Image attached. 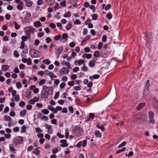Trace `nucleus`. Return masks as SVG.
<instances>
[{
	"label": "nucleus",
	"mask_w": 158,
	"mask_h": 158,
	"mask_svg": "<svg viewBox=\"0 0 158 158\" xmlns=\"http://www.w3.org/2000/svg\"><path fill=\"white\" fill-rule=\"evenodd\" d=\"M35 29L32 27H27L24 28V32L27 36H30V34L35 32Z\"/></svg>",
	"instance_id": "1"
},
{
	"label": "nucleus",
	"mask_w": 158,
	"mask_h": 158,
	"mask_svg": "<svg viewBox=\"0 0 158 158\" xmlns=\"http://www.w3.org/2000/svg\"><path fill=\"white\" fill-rule=\"evenodd\" d=\"M40 52L34 49L29 50V55L31 58H37L40 56Z\"/></svg>",
	"instance_id": "2"
},
{
	"label": "nucleus",
	"mask_w": 158,
	"mask_h": 158,
	"mask_svg": "<svg viewBox=\"0 0 158 158\" xmlns=\"http://www.w3.org/2000/svg\"><path fill=\"white\" fill-rule=\"evenodd\" d=\"M73 133L77 136H81V133L82 131V128L79 126L75 127L73 130Z\"/></svg>",
	"instance_id": "3"
},
{
	"label": "nucleus",
	"mask_w": 158,
	"mask_h": 158,
	"mask_svg": "<svg viewBox=\"0 0 158 158\" xmlns=\"http://www.w3.org/2000/svg\"><path fill=\"white\" fill-rule=\"evenodd\" d=\"M43 89L47 93L48 95H51L53 94V90L52 86L48 87L46 86H44Z\"/></svg>",
	"instance_id": "4"
},
{
	"label": "nucleus",
	"mask_w": 158,
	"mask_h": 158,
	"mask_svg": "<svg viewBox=\"0 0 158 158\" xmlns=\"http://www.w3.org/2000/svg\"><path fill=\"white\" fill-rule=\"evenodd\" d=\"M69 70L68 68L66 67H63L60 70L59 73L60 76H63L69 73Z\"/></svg>",
	"instance_id": "5"
},
{
	"label": "nucleus",
	"mask_w": 158,
	"mask_h": 158,
	"mask_svg": "<svg viewBox=\"0 0 158 158\" xmlns=\"http://www.w3.org/2000/svg\"><path fill=\"white\" fill-rule=\"evenodd\" d=\"M61 38L60 39V42L62 43H64L67 40L68 37V34L67 33H64L61 36Z\"/></svg>",
	"instance_id": "6"
},
{
	"label": "nucleus",
	"mask_w": 158,
	"mask_h": 158,
	"mask_svg": "<svg viewBox=\"0 0 158 158\" xmlns=\"http://www.w3.org/2000/svg\"><path fill=\"white\" fill-rule=\"evenodd\" d=\"M148 115L149 118V122L152 124H154L155 123V121L154 119V113L152 111L149 112Z\"/></svg>",
	"instance_id": "7"
},
{
	"label": "nucleus",
	"mask_w": 158,
	"mask_h": 158,
	"mask_svg": "<svg viewBox=\"0 0 158 158\" xmlns=\"http://www.w3.org/2000/svg\"><path fill=\"white\" fill-rule=\"evenodd\" d=\"M31 17V14L30 13H27L25 15L24 17V21L25 23L29 22Z\"/></svg>",
	"instance_id": "8"
},
{
	"label": "nucleus",
	"mask_w": 158,
	"mask_h": 158,
	"mask_svg": "<svg viewBox=\"0 0 158 158\" xmlns=\"http://www.w3.org/2000/svg\"><path fill=\"white\" fill-rule=\"evenodd\" d=\"M30 89L33 91V93L35 94H37L39 92V89L36 88V86L34 85H31L30 86Z\"/></svg>",
	"instance_id": "9"
},
{
	"label": "nucleus",
	"mask_w": 158,
	"mask_h": 158,
	"mask_svg": "<svg viewBox=\"0 0 158 158\" xmlns=\"http://www.w3.org/2000/svg\"><path fill=\"white\" fill-rule=\"evenodd\" d=\"M67 141L66 139H63L60 140V143H61L60 146L64 148L67 147L68 144L67 143Z\"/></svg>",
	"instance_id": "10"
},
{
	"label": "nucleus",
	"mask_w": 158,
	"mask_h": 158,
	"mask_svg": "<svg viewBox=\"0 0 158 158\" xmlns=\"http://www.w3.org/2000/svg\"><path fill=\"white\" fill-rule=\"evenodd\" d=\"M46 128L48 130V132L52 134L53 133L52 130V126L46 124L45 125Z\"/></svg>",
	"instance_id": "11"
},
{
	"label": "nucleus",
	"mask_w": 158,
	"mask_h": 158,
	"mask_svg": "<svg viewBox=\"0 0 158 158\" xmlns=\"http://www.w3.org/2000/svg\"><path fill=\"white\" fill-rule=\"evenodd\" d=\"M48 95L47 93L44 90L42 91L41 94V96L42 98L47 99L48 97Z\"/></svg>",
	"instance_id": "12"
},
{
	"label": "nucleus",
	"mask_w": 158,
	"mask_h": 158,
	"mask_svg": "<svg viewBox=\"0 0 158 158\" xmlns=\"http://www.w3.org/2000/svg\"><path fill=\"white\" fill-rule=\"evenodd\" d=\"M23 140L22 137H20L18 139H14V143L16 145L18 144L19 143H21V142Z\"/></svg>",
	"instance_id": "13"
},
{
	"label": "nucleus",
	"mask_w": 158,
	"mask_h": 158,
	"mask_svg": "<svg viewBox=\"0 0 158 158\" xmlns=\"http://www.w3.org/2000/svg\"><path fill=\"white\" fill-rule=\"evenodd\" d=\"M84 62V60L82 59H80L78 60H77L75 61L74 62V64L76 65H78L79 66L81 65Z\"/></svg>",
	"instance_id": "14"
},
{
	"label": "nucleus",
	"mask_w": 158,
	"mask_h": 158,
	"mask_svg": "<svg viewBox=\"0 0 158 158\" xmlns=\"http://www.w3.org/2000/svg\"><path fill=\"white\" fill-rule=\"evenodd\" d=\"M9 148L10 151L13 153H16V150L15 149L14 146L12 144H9Z\"/></svg>",
	"instance_id": "15"
},
{
	"label": "nucleus",
	"mask_w": 158,
	"mask_h": 158,
	"mask_svg": "<svg viewBox=\"0 0 158 158\" xmlns=\"http://www.w3.org/2000/svg\"><path fill=\"white\" fill-rule=\"evenodd\" d=\"M100 77L99 75L98 74H95L93 76H90L89 77V79L92 81L93 80V79H97Z\"/></svg>",
	"instance_id": "16"
},
{
	"label": "nucleus",
	"mask_w": 158,
	"mask_h": 158,
	"mask_svg": "<svg viewBox=\"0 0 158 158\" xmlns=\"http://www.w3.org/2000/svg\"><path fill=\"white\" fill-rule=\"evenodd\" d=\"M145 106V103H140L139 104L138 106L137 107L136 109L137 110H139Z\"/></svg>",
	"instance_id": "17"
},
{
	"label": "nucleus",
	"mask_w": 158,
	"mask_h": 158,
	"mask_svg": "<svg viewBox=\"0 0 158 158\" xmlns=\"http://www.w3.org/2000/svg\"><path fill=\"white\" fill-rule=\"evenodd\" d=\"M41 23L39 21H37L34 23V26L35 27H37L41 26Z\"/></svg>",
	"instance_id": "18"
},
{
	"label": "nucleus",
	"mask_w": 158,
	"mask_h": 158,
	"mask_svg": "<svg viewBox=\"0 0 158 158\" xmlns=\"http://www.w3.org/2000/svg\"><path fill=\"white\" fill-rule=\"evenodd\" d=\"M95 60H90L89 63V65L90 67H94L95 65Z\"/></svg>",
	"instance_id": "19"
},
{
	"label": "nucleus",
	"mask_w": 158,
	"mask_h": 158,
	"mask_svg": "<svg viewBox=\"0 0 158 158\" xmlns=\"http://www.w3.org/2000/svg\"><path fill=\"white\" fill-rule=\"evenodd\" d=\"M48 76L51 77V79L52 80V78H56L57 77V76L54 74L53 73L50 72L48 74Z\"/></svg>",
	"instance_id": "20"
},
{
	"label": "nucleus",
	"mask_w": 158,
	"mask_h": 158,
	"mask_svg": "<svg viewBox=\"0 0 158 158\" xmlns=\"http://www.w3.org/2000/svg\"><path fill=\"white\" fill-rule=\"evenodd\" d=\"M26 110L25 109H24L20 112V115L21 116L23 117L26 115Z\"/></svg>",
	"instance_id": "21"
},
{
	"label": "nucleus",
	"mask_w": 158,
	"mask_h": 158,
	"mask_svg": "<svg viewBox=\"0 0 158 158\" xmlns=\"http://www.w3.org/2000/svg\"><path fill=\"white\" fill-rule=\"evenodd\" d=\"M9 66L7 65H3L2 66V68L3 71L6 72L8 70Z\"/></svg>",
	"instance_id": "22"
},
{
	"label": "nucleus",
	"mask_w": 158,
	"mask_h": 158,
	"mask_svg": "<svg viewBox=\"0 0 158 158\" xmlns=\"http://www.w3.org/2000/svg\"><path fill=\"white\" fill-rule=\"evenodd\" d=\"M94 134L96 137L98 138H101L102 136L101 134L97 130L95 131Z\"/></svg>",
	"instance_id": "23"
},
{
	"label": "nucleus",
	"mask_w": 158,
	"mask_h": 158,
	"mask_svg": "<svg viewBox=\"0 0 158 158\" xmlns=\"http://www.w3.org/2000/svg\"><path fill=\"white\" fill-rule=\"evenodd\" d=\"M71 16V12L70 11H68L63 15V17L64 18L70 17Z\"/></svg>",
	"instance_id": "24"
},
{
	"label": "nucleus",
	"mask_w": 158,
	"mask_h": 158,
	"mask_svg": "<svg viewBox=\"0 0 158 158\" xmlns=\"http://www.w3.org/2000/svg\"><path fill=\"white\" fill-rule=\"evenodd\" d=\"M63 48L62 47L60 48L57 49L56 51V53L58 55H60L62 52Z\"/></svg>",
	"instance_id": "25"
},
{
	"label": "nucleus",
	"mask_w": 158,
	"mask_h": 158,
	"mask_svg": "<svg viewBox=\"0 0 158 158\" xmlns=\"http://www.w3.org/2000/svg\"><path fill=\"white\" fill-rule=\"evenodd\" d=\"M150 86V84L149 83V81L148 80L146 83V85L145 86L144 89L145 90H149L148 89L149 87Z\"/></svg>",
	"instance_id": "26"
},
{
	"label": "nucleus",
	"mask_w": 158,
	"mask_h": 158,
	"mask_svg": "<svg viewBox=\"0 0 158 158\" xmlns=\"http://www.w3.org/2000/svg\"><path fill=\"white\" fill-rule=\"evenodd\" d=\"M94 55L96 57H99L101 56V54L98 51H96L94 52Z\"/></svg>",
	"instance_id": "27"
},
{
	"label": "nucleus",
	"mask_w": 158,
	"mask_h": 158,
	"mask_svg": "<svg viewBox=\"0 0 158 158\" xmlns=\"http://www.w3.org/2000/svg\"><path fill=\"white\" fill-rule=\"evenodd\" d=\"M42 62L43 63L47 65H49L51 63V61H50L48 59H45L43 60Z\"/></svg>",
	"instance_id": "28"
},
{
	"label": "nucleus",
	"mask_w": 158,
	"mask_h": 158,
	"mask_svg": "<svg viewBox=\"0 0 158 158\" xmlns=\"http://www.w3.org/2000/svg\"><path fill=\"white\" fill-rule=\"evenodd\" d=\"M4 120L8 122L10 121L11 120V118L9 116H7V115H5L4 117Z\"/></svg>",
	"instance_id": "29"
},
{
	"label": "nucleus",
	"mask_w": 158,
	"mask_h": 158,
	"mask_svg": "<svg viewBox=\"0 0 158 158\" xmlns=\"http://www.w3.org/2000/svg\"><path fill=\"white\" fill-rule=\"evenodd\" d=\"M14 25L15 29L18 30L20 28V26L16 22H14Z\"/></svg>",
	"instance_id": "30"
},
{
	"label": "nucleus",
	"mask_w": 158,
	"mask_h": 158,
	"mask_svg": "<svg viewBox=\"0 0 158 158\" xmlns=\"http://www.w3.org/2000/svg\"><path fill=\"white\" fill-rule=\"evenodd\" d=\"M61 36L59 34L57 35H56L54 36V40L55 41H57L61 39Z\"/></svg>",
	"instance_id": "31"
},
{
	"label": "nucleus",
	"mask_w": 158,
	"mask_h": 158,
	"mask_svg": "<svg viewBox=\"0 0 158 158\" xmlns=\"http://www.w3.org/2000/svg\"><path fill=\"white\" fill-rule=\"evenodd\" d=\"M97 127L98 128L100 129L103 131L105 130V128L103 125H100L99 124H98L97 125Z\"/></svg>",
	"instance_id": "32"
},
{
	"label": "nucleus",
	"mask_w": 158,
	"mask_h": 158,
	"mask_svg": "<svg viewBox=\"0 0 158 158\" xmlns=\"http://www.w3.org/2000/svg\"><path fill=\"white\" fill-rule=\"evenodd\" d=\"M28 36H22L21 37L22 41L25 42L28 39Z\"/></svg>",
	"instance_id": "33"
},
{
	"label": "nucleus",
	"mask_w": 158,
	"mask_h": 158,
	"mask_svg": "<svg viewBox=\"0 0 158 158\" xmlns=\"http://www.w3.org/2000/svg\"><path fill=\"white\" fill-rule=\"evenodd\" d=\"M13 54L14 56L16 58H18L19 56V54L17 50H15L14 51Z\"/></svg>",
	"instance_id": "34"
},
{
	"label": "nucleus",
	"mask_w": 158,
	"mask_h": 158,
	"mask_svg": "<svg viewBox=\"0 0 158 158\" xmlns=\"http://www.w3.org/2000/svg\"><path fill=\"white\" fill-rule=\"evenodd\" d=\"M41 112L45 114H48L49 113V111L47 109H43L41 110Z\"/></svg>",
	"instance_id": "35"
},
{
	"label": "nucleus",
	"mask_w": 158,
	"mask_h": 158,
	"mask_svg": "<svg viewBox=\"0 0 158 158\" xmlns=\"http://www.w3.org/2000/svg\"><path fill=\"white\" fill-rule=\"evenodd\" d=\"M72 27V25L70 23H69L67 25L66 27V30L67 31H68Z\"/></svg>",
	"instance_id": "36"
},
{
	"label": "nucleus",
	"mask_w": 158,
	"mask_h": 158,
	"mask_svg": "<svg viewBox=\"0 0 158 158\" xmlns=\"http://www.w3.org/2000/svg\"><path fill=\"white\" fill-rule=\"evenodd\" d=\"M126 149V147H124L122 148V149L118 150L116 152V153L118 154L120 152L124 151Z\"/></svg>",
	"instance_id": "37"
},
{
	"label": "nucleus",
	"mask_w": 158,
	"mask_h": 158,
	"mask_svg": "<svg viewBox=\"0 0 158 158\" xmlns=\"http://www.w3.org/2000/svg\"><path fill=\"white\" fill-rule=\"evenodd\" d=\"M126 141H123L121 143H120L118 146V148H120L122 147L126 144Z\"/></svg>",
	"instance_id": "38"
},
{
	"label": "nucleus",
	"mask_w": 158,
	"mask_h": 158,
	"mask_svg": "<svg viewBox=\"0 0 158 158\" xmlns=\"http://www.w3.org/2000/svg\"><path fill=\"white\" fill-rule=\"evenodd\" d=\"M65 137L66 139H68L69 138V133L68 131V129H66L65 130Z\"/></svg>",
	"instance_id": "39"
},
{
	"label": "nucleus",
	"mask_w": 158,
	"mask_h": 158,
	"mask_svg": "<svg viewBox=\"0 0 158 158\" xmlns=\"http://www.w3.org/2000/svg\"><path fill=\"white\" fill-rule=\"evenodd\" d=\"M26 5L27 7H30L32 5V2L30 1H27Z\"/></svg>",
	"instance_id": "40"
},
{
	"label": "nucleus",
	"mask_w": 158,
	"mask_h": 158,
	"mask_svg": "<svg viewBox=\"0 0 158 158\" xmlns=\"http://www.w3.org/2000/svg\"><path fill=\"white\" fill-rule=\"evenodd\" d=\"M16 86L17 88L19 89L21 88L22 87V85L21 84L20 82H18L16 83Z\"/></svg>",
	"instance_id": "41"
},
{
	"label": "nucleus",
	"mask_w": 158,
	"mask_h": 158,
	"mask_svg": "<svg viewBox=\"0 0 158 158\" xmlns=\"http://www.w3.org/2000/svg\"><path fill=\"white\" fill-rule=\"evenodd\" d=\"M45 82V80L44 79H43L40 80L39 82V85H43Z\"/></svg>",
	"instance_id": "42"
},
{
	"label": "nucleus",
	"mask_w": 158,
	"mask_h": 158,
	"mask_svg": "<svg viewBox=\"0 0 158 158\" xmlns=\"http://www.w3.org/2000/svg\"><path fill=\"white\" fill-rule=\"evenodd\" d=\"M26 130V127L25 125H23L21 127V132L22 133L25 132Z\"/></svg>",
	"instance_id": "43"
},
{
	"label": "nucleus",
	"mask_w": 158,
	"mask_h": 158,
	"mask_svg": "<svg viewBox=\"0 0 158 158\" xmlns=\"http://www.w3.org/2000/svg\"><path fill=\"white\" fill-rule=\"evenodd\" d=\"M92 19L93 20H95L97 19V15L96 14H94L91 15Z\"/></svg>",
	"instance_id": "44"
},
{
	"label": "nucleus",
	"mask_w": 158,
	"mask_h": 158,
	"mask_svg": "<svg viewBox=\"0 0 158 158\" xmlns=\"http://www.w3.org/2000/svg\"><path fill=\"white\" fill-rule=\"evenodd\" d=\"M106 17L109 19H111L112 17V15L110 13H108L106 15Z\"/></svg>",
	"instance_id": "45"
},
{
	"label": "nucleus",
	"mask_w": 158,
	"mask_h": 158,
	"mask_svg": "<svg viewBox=\"0 0 158 158\" xmlns=\"http://www.w3.org/2000/svg\"><path fill=\"white\" fill-rule=\"evenodd\" d=\"M82 142V146L83 147H84L86 145L87 141L86 140H84Z\"/></svg>",
	"instance_id": "46"
},
{
	"label": "nucleus",
	"mask_w": 158,
	"mask_h": 158,
	"mask_svg": "<svg viewBox=\"0 0 158 158\" xmlns=\"http://www.w3.org/2000/svg\"><path fill=\"white\" fill-rule=\"evenodd\" d=\"M55 0H49L48 1V4L50 5H52L54 4Z\"/></svg>",
	"instance_id": "47"
},
{
	"label": "nucleus",
	"mask_w": 158,
	"mask_h": 158,
	"mask_svg": "<svg viewBox=\"0 0 158 158\" xmlns=\"http://www.w3.org/2000/svg\"><path fill=\"white\" fill-rule=\"evenodd\" d=\"M25 42L21 41V46L19 48L22 49H23L25 47Z\"/></svg>",
	"instance_id": "48"
},
{
	"label": "nucleus",
	"mask_w": 158,
	"mask_h": 158,
	"mask_svg": "<svg viewBox=\"0 0 158 158\" xmlns=\"http://www.w3.org/2000/svg\"><path fill=\"white\" fill-rule=\"evenodd\" d=\"M17 9L19 10H22L23 9V6L19 4L17 5Z\"/></svg>",
	"instance_id": "49"
},
{
	"label": "nucleus",
	"mask_w": 158,
	"mask_h": 158,
	"mask_svg": "<svg viewBox=\"0 0 158 158\" xmlns=\"http://www.w3.org/2000/svg\"><path fill=\"white\" fill-rule=\"evenodd\" d=\"M73 23L75 25L80 24L81 23V22L79 19H77L74 21Z\"/></svg>",
	"instance_id": "50"
},
{
	"label": "nucleus",
	"mask_w": 158,
	"mask_h": 158,
	"mask_svg": "<svg viewBox=\"0 0 158 158\" xmlns=\"http://www.w3.org/2000/svg\"><path fill=\"white\" fill-rule=\"evenodd\" d=\"M103 45V43L102 42H100L99 43L98 45L97 48L98 49L100 50L102 48Z\"/></svg>",
	"instance_id": "51"
},
{
	"label": "nucleus",
	"mask_w": 158,
	"mask_h": 158,
	"mask_svg": "<svg viewBox=\"0 0 158 158\" xmlns=\"http://www.w3.org/2000/svg\"><path fill=\"white\" fill-rule=\"evenodd\" d=\"M91 35H87V36H86L85 37V38H84V39L86 41L89 40L91 38Z\"/></svg>",
	"instance_id": "52"
},
{
	"label": "nucleus",
	"mask_w": 158,
	"mask_h": 158,
	"mask_svg": "<svg viewBox=\"0 0 158 158\" xmlns=\"http://www.w3.org/2000/svg\"><path fill=\"white\" fill-rule=\"evenodd\" d=\"M45 40L47 44H49L51 42V39L50 37H48L46 38Z\"/></svg>",
	"instance_id": "53"
},
{
	"label": "nucleus",
	"mask_w": 158,
	"mask_h": 158,
	"mask_svg": "<svg viewBox=\"0 0 158 158\" xmlns=\"http://www.w3.org/2000/svg\"><path fill=\"white\" fill-rule=\"evenodd\" d=\"M66 1L65 0H64L61 2L60 3V5L63 7H64L66 6Z\"/></svg>",
	"instance_id": "54"
},
{
	"label": "nucleus",
	"mask_w": 158,
	"mask_h": 158,
	"mask_svg": "<svg viewBox=\"0 0 158 158\" xmlns=\"http://www.w3.org/2000/svg\"><path fill=\"white\" fill-rule=\"evenodd\" d=\"M73 89L76 91L80 90L81 88L80 86H75L73 87Z\"/></svg>",
	"instance_id": "55"
},
{
	"label": "nucleus",
	"mask_w": 158,
	"mask_h": 158,
	"mask_svg": "<svg viewBox=\"0 0 158 158\" xmlns=\"http://www.w3.org/2000/svg\"><path fill=\"white\" fill-rule=\"evenodd\" d=\"M88 32V30L87 28H84L83 29L82 34L83 35H86Z\"/></svg>",
	"instance_id": "56"
},
{
	"label": "nucleus",
	"mask_w": 158,
	"mask_h": 158,
	"mask_svg": "<svg viewBox=\"0 0 158 158\" xmlns=\"http://www.w3.org/2000/svg\"><path fill=\"white\" fill-rule=\"evenodd\" d=\"M40 43V41L38 40H35L34 44L35 46H37L39 45Z\"/></svg>",
	"instance_id": "57"
},
{
	"label": "nucleus",
	"mask_w": 158,
	"mask_h": 158,
	"mask_svg": "<svg viewBox=\"0 0 158 158\" xmlns=\"http://www.w3.org/2000/svg\"><path fill=\"white\" fill-rule=\"evenodd\" d=\"M89 8L93 12H95V6H94V5H91V6H90L89 7Z\"/></svg>",
	"instance_id": "58"
},
{
	"label": "nucleus",
	"mask_w": 158,
	"mask_h": 158,
	"mask_svg": "<svg viewBox=\"0 0 158 158\" xmlns=\"http://www.w3.org/2000/svg\"><path fill=\"white\" fill-rule=\"evenodd\" d=\"M64 66H65L66 67H67V68H68L69 69L71 68V67L70 66V64L69 62H67Z\"/></svg>",
	"instance_id": "59"
},
{
	"label": "nucleus",
	"mask_w": 158,
	"mask_h": 158,
	"mask_svg": "<svg viewBox=\"0 0 158 158\" xmlns=\"http://www.w3.org/2000/svg\"><path fill=\"white\" fill-rule=\"evenodd\" d=\"M43 4V0H38L37 2V4L38 5H41Z\"/></svg>",
	"instance_id": "60"
},
{
	"label": "nucleus",
	"mask_w": 158,
	"mask_h": 158,
	"mask_svg": "<svg viewBox=\"0 0 158 158\" xmlns=\"http://www.w3.org/2000/svg\"><path fill=\"white\" fill-rule=\"evenodd\" d=\"M69 109L70 113H73V108L72 106H69Z\"/></svg>",
	"instance_id": "61"
},
{
	"label": "nucleus",
	"mask_w": 158,
	"mask_h": 158,
	"mask_svg": "<svg viewBox=\"0 0 158 158\" xmlns=\"http://www.w3.org/2000/svg\"><path fill=\"white\" fill-rule=\"evenodd\" d=\"M59 94L60 93L59 92H58L57 93H56L54 96V99H57L59 97Z\"/></svg>",
	"instance_id": "62"
},
{
	"label": "nucleus",
	"mask_w": 158,
	"mask_h": 158,
	"mask_svg": "<svg viewBox=\"0 0 158 158\" xmlns=\"http://www.w3.org/2000/svg\"><path fill=\"white\" fill-rule=\"evenodd\" d=\"M44 32H40L38 33L37 35L40 38L44 36Z\"/></svg>",
	"instance_id": "63"
},
{
	"label": "nucleus",
	"mask_w": 158,
	"mask_h": 158,
	"mask_svg": "<svg viewBox=\"0 0 158 158\" xmlns=\"http://www.w3.org/2000/svg\"><path fill=\"white\" fill-rule=\"evenodd\" d=\"M111 7V6L110 4H108L105 6V9L106 10H107Z\"/></svg>",
	"instance_id": "64"
}]
</instances>
